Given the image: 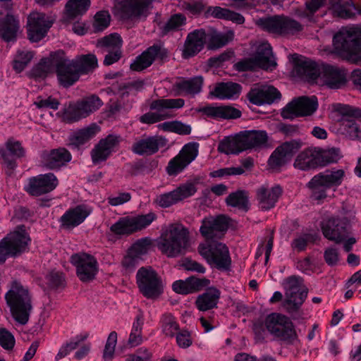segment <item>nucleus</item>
<instances>
[{
    "mask_svg": "<svg viewBox=\"0 0 361 361\" xmlns=\"http://www.w3.org/2000/svg\"><path fill=\"white\" fill-rule=\"evenodd\" d=\"M71 262L76 269V274L82 282H88L95 278L98 272V263L91 255L79 252L71 257Z\"/></svg>",
    "mask_w": 361,
    "mask_h": 361,
    "instance_id": "obj_18",
    "label": "nucleus"
},
{
    "mask_svg": "<svg viewBox=\"0 0 361 361\" xmlns=\"http://www.w3.org/2000/svg\"><path fill=\"white\" fill-rule=\"evenodd\" d=\"M72 159L68 150L63 147H59L51 150L44 157V166L49 169H59L66 166Z\"/></svg>",
    "mask_w": 361,
    "mask_h": 361,
    "instance_id": "obj_40",
    "label": "nucleus"
},
{
    "mask_svg": "<svg viewBox=\"0 0 361 361\" xmlns=\"http://www.w3.org/2000/svg\"><path fill=\"white\" fill-rule=\"evenodd\" d=\"M221 296V291L212 286L197 298L195 305L200 311H208L216 308Z\"/></svg>",
    "mask_w": 361,
    "mask_h": 361,
    "instance_id": "obj_42",
    "label": "nucleus"
},
{
    "mask_svg": "<svg viewBox=\"0 0 361 361\" xmlns=\"http://www.w3.org/2000/svg\"><path fill=\"white\" fill-rule=\"evenodd\" d=\"M318 165H319L318 156L314 154L310 148H307L300 152L293 163V166L301 171H309L317 168Z\"/></svg>",
    "mask_w": 361,
    "mask_h": 361,
    "instance_id": "obj_45",
    "label": "nucleus"
},
{
    "mask_svg": "<svg viewBox=\"0 0 361 361\" xmlns=\"http://www.w3.org/2000/svg\"><path fill=\"white\" fill-rule=\"evenodd\" d=\"M326 0H310L305 4L306 8L304 10H298L297 15L309 22H315L318 15L315 13L324 5Z\"/></svg>",
    "mask_w": 361,
    "mask_h": 361,
    "instance_id": "obj_53",
    "label": "nucleus"
},
{
    "mask_svg": "<svg viewBox=\"0 0 361 361\" xmlns=\"http://www.w3.org/2000/svg\"><path fill=\"white\" fill-rule=\"evenodd\" d=\"M53 20L44 13L33 11L27 18V33L32 42L42 39L52 26Z\"/></svg>",
    "mask_w": 361,
    "mask_h": 361,
    "instance_id": "obj_17",
    "label": "nucleus"
},
{
    "mask_svg": "<svg viewBox=\"0 0 361 361\" xmlns=\"http://www.w3.org/2000/svg\"><path fill=\"white\" fill-rule=\"evenodd\" d=\"M207 42V33L204 29H197L188 33L184 44L183 56L190 58L201 51Z\"/></svg>",
    "mask_w": 361,
    "mask_h": 361,
    "instance_id": "obj_34",
    "label": "nucleus"
},
{
    "mask_svg": "<svg viewBox=\"0 0 361 361\" xmlns=\"http://www.w3.org/2000/svg\"><path fill=\"white\" fill-rule=\"evenodd\" d=\"M143 325V316L142 314L136 317V319L133 324V328L128 338V344L131 347H135L142 343L141 336L142 328Z\"/></svg>",
    "mask_w": 361,
    "mask_h": 361,
    "instance_id": "obj_56",
    "label": "nucleus"
},
{
    "mask_svg": "<svg viewBox=\"0 0 361 361\" xmlns=\"http://www.w3.org/2000/svg\"><path fill=\"white\" fill-rule=\"evenodd\" d=\"M307 290H303L295 294H286L285 307L288 312L298 311L305 302Z\"/></svg>",
    "mask_w": 361,
    "mask_h": 361,
    "instance_id": "obj_55",
    "label": "nucleus"
},
{
    "mask_svg": "<svg viewBox=\"0 0 361 361\" xmlns=\"http://www.w3.org/2000/svg\"><path fill=\"white\" fill-rule=\"evenodd\" d=\"M111 21V16L108 11H101L94 16L93 28L95 32H102L106 29Z\"/></svg>",
    "mask_w": 361,
    "mask_h": 361,
    "instance_id": "obj_59",
    "label": "nucleus"
},
{
    "mask_svg": "<svg viewBox=\"0 0 361 361\" xmlns=\"http://www.w3.org/2000/svg\"><path fill=\"white\" fill-rule=\"evenodd\" d=\"M281 96L280 92L270 85H259L252 87L247 94L250 102L257 106L272 104L279 100Z\"/></svg>",
    "mask_w": 361,
    "mask_h": 361,
    "instance_id": "obj_28",
    "label": "nucleus"
},
{
    "mask_svg": "<svg viewBox=\"0 0 361 361\" xmlns=\"http://www.w3.org/2000/svg\"><path fill=\"white\" fill-rule=\"evenodd\" d=\"M158 128L164 131L174 132L180 135H189L191 127L180 121L164 122L158 125Z\"/></svg>",
    "mask_w": 361,
    "mask_h": 361,
    "instance_id": "obj_57",
    "label": "nucleus"
},
{
    "mask_svg": "<svg viewBox=\"0 0 361 361\" xmlns=\"http://www.w3.org/2000/svg\"><path fill=\"white\" fill-rule=\"evenodd\" d=\"M90 6V0H68L66 4V16L67 20H72L82 16Z\"/></svg>",
    "mask_w": 361,
    "mask_h": 361,
    "instance_id": "obj_48",
    "label": "nucleus"
},
{
    "mask_svg": "<svg viewBox=\"0 0 361 361\" xmlns=\"http://www.w3.org/2000/svg\"><path fill=\"white\" fill-rule=\"evenodd\" d=\"M346 82V76L343 70L338 67L323 64L320 70V76L317 84L326 85L331 89H339Z\"/></svg>",
    "mask_w": 361,
    "mask_h": 361,
    "instance_id": "obj_27",
    "label": "nucleus"
},
{
    "mask_svg": "<svg viewBox=\"0 0 361 361\" xmlns=\"http://www.w3.org/2000/svg\"><path fill=\"white\" fill-rule=\"evenodd\" d=\"M228 206L235 207L243 212H247L250 209L249 200L247 192L238 190L231 193L226 199Z\"/></svg>",
    "mask_w": 361,
    "mask_h": 361,
    "instance_id": "obj_52",
    "label": "nucleus"
},
{
    "mask_svg": "<svg viewBox=\"0 0 361 361\" xmlns=\"http://www.w3.org/2000/svg\"><path fill=\"white\" fill-rule=\"evenodd\" d=\"M198 252L211 267L228 271L231 267V257L226 244L217 240L206 241L198 246Z\"/></svg>",
    "mask_w": 361,
    "mask_h": 361,
    "instance_id": "obj_6",
    "label": "nucleus"
},
{
    "mask_svg": "<svg viewBox=\"0 0 361 361\" xmlns=\"http://www.w3.org/2000/svg\"><path fill=\"white\" fill-rule=\"evenodd\" d=\"M153 0H118L122 16L126 18L147 16Z\"/></svg>",
    "mask_w": 361,
    "mask_h": 361,
    "instance_id": "obj_31",
    "label": "nucleus"
},
{
    "mask_svg": "<svg viewBox=\"0 0 361 361\" xmlns=\"http://www.w3.org/2000/svg\"><path fill=\"white\" fill-rule=\"evenodd\" d=\"M55 71L54 54L50 58L42 59L31 71V75L35 79H44Z\"/></svg>",
    "mask_w": 361,
    "mask_h": 361,
    "instance_id": "obj_51",
    "label": "nucleus"
},
{
    "mask_svg": "<svg viewBox=\"0 0 361 361\" xmlns=\"http://www.w3.org/2000/svg\"><path fill=\"white\" fill-rule=\"evenodd\" d=\"M302 144L300 140H297L283 142L271 153L268 160L269 166L274 169L284 166L301 148Z\"/></svg>",
    "mask_w": 361,
    "mask_h": 361,
    "instance_id": "obj_22",
    "label": "nucleus"
},
{
    "mask_svg": "<svg viewBox=\"0 0 361 361\" xmlns=\"http://www.w3.org/2000/svg\"><path fill=\"white\" fill-rule=\"evenodd\" d=\"M45 279L46 283L50 288L58 289L65 286L64 276L60 271L53 270L47 274Z\"/></svg>",
    "mask_w": 361,
    "mask_h": 361,
    "instance_id": "obj_62",
    "label": "nucleus"
},
{
    "mask_svg": "<svg viewBox=\"0 0 361 361\" xmlns=\"http://www.w3.org/2000/svg\"><path fill=\"white\" fill-rule=\"evenodd\" d=\"M158 248L169 257H176L185 252L189 247V232L181 224H173L161 234Z\"/></svg>",
    "mask_w": 361,
    "mask_h": 361,
    "instance_id": "obj_2",
    "label": "nucleus"
},
{
    "mask_svg": "<svg viewBox=\"0 0 361 361\" xmlns=\"http://www.w3.org/2000/svg\"><path fill=\"white\" fill-rule=\"evenodd\" d=\"M55 72L59 84L63 87H69L75 83L80 75L73 60L66 57L63 51L54 54Z\"/></svg>",
    "mask_w": 361,
    "mask_h": 361,
    "instance_id": "obj_13",
    "label": "nucleus"
},
{
    "mask_svg": "<svg viewBox=\"0 0 361 361\" xmlns=\"http://www.w3.org/2000/svg\"><path fill=\"white\" fill-rule=\"evenodd\" d=\"M161 329L163 333L167 336H173L176 334L179 326L175 317L171 314H165L161 318Z\"/></svg>",
    "mask_w": 361,
    "mask_h": 361,
    "instance_id": "obj_58",
    "label": "nucleus"
},
{
    "mask_svg": "<svg viewBox=\"0 0 361 361\" xmlns=\"http://www.w3.org/2000/svg\"><path fill=\"white\" fill-rule=\"evenodd\" d=\"M330 10L334 16L344 19L353 18L361 13V10L353 2L344 0H331Z\"/></svg>",
    "mask_w": 361,
    "mask_h": 361,
    "instance_id": "obj_43",
    "label": "nucleus"
},
{
    "mask_svg": "<svg viewBox=\"0 0 361 361\" xmlns=\"http://www.w3.org/2000/svg\"><path fill=\"white\" fill-rule=\"evenodd\" d=\"M198 154V144L195 142L185 145L178 155L170 160L166 171L170 176H176L180 173L190 164Z\"/></svg>",
    "mask_w": 361,
    "mask_h": 361,
    "instance_id": "obj_21",
    "label": "nucleus"
},
{
    "mask_svg": "<svg viewBox=\"0 0 361 361\" xmlns=\"http://www.w3.org/2000/svg\"><path fill=\"white\" fill-rule=\"evenodd\" d=\"M5 148H0V155L4 164L9 170L14 169L17 164L16 159L24 157L25 150L18 141L9 139L5 144Z\"/></svg>",
    "mask_w": 361,
    "mask_h": 361,
    "instance_id": "obj_37",
    "label": "nucleus"
},
{
    "mask_svg": "<svg viewBox=\"0 0 361 361\" xmlns=\"http://www.w3.org/2000/svg\"><path fill=\"white\" fill-rule=\"evenodd\" d=\"M59 180L53 173L39 174L28 179L25 190L32 196H39L54 190Z\"/></svg>",
    "mask_w": 361,
    "mask_h": 361,
    "instance_id": "obj_23",
    "label": "nucleus"
},
{
    "mask_svg": "<svg viewBox=\"0 0 361 361\" xmlns=\"http://www.w3.org/2000/svg\"><path fill=\"white\" fill-rule=\"evenodd\" d=\"M268 333L278 342L293 345L298 339L295 326L287 316L280 313H271L264 319Z\"/></svg>",
    "mask_w": 361,
    "mask_h": 361,
    "instance_id": "obj_3",
    "label": "nucleus"
},
{
    "mask_svg": "<svg viewBox=\"0 0 361 361\" xmlns=\"http://www.w3.org/2000/svg\"><path fill=\"white\" fill-rule=\"evenodd\" d=\"M334 52L341 57L351 60L361 53V27H343L333 38Z\"/></svg>",
    "mask_w": 361,
    "mask_h": 361,
    "instance_id": "obj_4",
    "label": "nucleus"
},
{
    "mask_svg": "<svg viewBox=\"0 0 361 361\" xmlns=\"http://www.w3.org/2000/svg\"><path fill=\"white\" fill-rule=\"evenodd\" d=\"M97 47L102 48L104 51L109 50H119L122 47V39L117 33H112L99 39Z\"/></svg>",
    "mask_w": 361,
    "mask_h": 361,
    "instance_id": "obj_54",
    "label": "nucleus"
},
{
    "mask_svg": "<svg viewBox=\"0 0 361 361\" xmlns=\"http://www.w3.org/2000/svg\"><path fill=\"white\" fill-rule=\"evenodd\" d=\"M5 299L14 320L21 325L26 324L32 311V297L28 289L13 281Z\"/></svg>",
    "mask_w": 361,
    "mask_h": 361,
    "instance_id": "obj_1",
    "label": "nucleus"
},
{
    "mask_svg": "<svg viewBox=\"0 0 361 361\" xmlns=\"http://www.w3.org/2000/svg\"><path fill=\"white\" fill-rule=\"evenodd\" d=\"M196 191L197 188L194 183H183L171 192L157 196L156 202L159 207L167 208L185 198L192 196Z\"/></svg>",
    "mask_w": 361,
    "mask_h": 361,
    "instance_id": "obj_25",
    "label": "nucleus"
},
{
    "mask_svg": "<svg viewBox=\"0 0 361 361\" xmlns=\"http://www.w3.org/2000/svg\"><path fill=\"white\" fill-rule=\"evenodd\" d=\"M318 107L316 96L300 97L289 102L281 111V116L286 119H293L298 116H307L313 114Z\"/></svg>",
    "mask_w": 361,
    "mask_h": 361,
    "instance_id": "obj_15",
    "label": "nucleus"
},
{
    "mask_svg": "<svg viewBox=\"0 0 361 361\" xmlns=\"http://www.w3.org/2000/svg\"><path fill=\"white\" fill-rule=\"evenodd\" d=\"M282 192L283 190L279 185L271 188L264 185H261L256 192L259 208L267 211L274 207Z\"/></svg>",
    "mask_w": 361,
    "mask_h": 361,
    "instance_id": "obj_33",
    "label": "nucleus"
},
{
    "mask_svg": "<svg viewBox=\"0 0 361 361\" xmlns=\"http://www.w3.org/2000/svg\"><path fill=\"white\" fill-rule=\"evenodd\" d=\"M98 128L96 124H92L87 128L73 133L68 137V145L72 149H78L80 146L85 144L95 135Z\"/></svg>",
    "mask_w": 361,
    "mask_h": 361,
    "instance_id": "obj_44",
    "label": "nucleus"
},
{
    "mask_svg": "<svg viewBox=\"0 0 361 361\" xmlns=\"http://www.w3.org/2000/svg\"><path fill=\"white\" fill-rule=\"evenodd\" d=\"M234 37V33L228 31L226 33L212 30L207 34V47L209 49H216L226 45L232 41Z\"/></svg>",
    "mask_w": 361,
    "mask_h": 361,
    "instance_id": "obj_49",
    "label": "nucleus"
},
{
    "mask_svg": "<svg viewBox=\"0 0 361 361\" xmlns=\"http://www.w3.org/2000/svg\"><path fill=\"white\" fill-rule=\"evenodd\" d=\"M91 209L85 204L68 209L60 218L61 227L71 230L81 224L90 214Z\"/></svg>",
    "mask_w": 361,
    "mask_h": 361,
    "instance_id": "obj_32",
    "label": "nucleus"
},
{
    "mask_svg": "<svg viewBox=\"0 0 361 361\" xmlns=\"http://www.w3.org/2000/svg\"><path fill=\"white\" fill-rule=\"evenodd\" d=\"M276 66V63L274 59L272 48L267 42H262L258 45L253 58L237 63L238 69L242 71L253 70L256 67H260L264 70H272Z\"/></svg>",
    "mask_w": 361,
    "mask_h": 361,
    "instance_id": "obj_14",
    "label": "nucleus"
},
{
    "mask_svg": "<svg viewBox=\"0 0 361 361\" xmlns=\"http://www.w3.org/2000/svg\"><path fill=\"white\" fill-rule=\"evenodd\" d=\"M241 134L246 149L267 145L268 135L265 130H245Z\"/></svg>",
    "mask_w": 361,
    "mask_h": 361,
    "instance_id": "obj_46",
    "label": "nucleus"
},
{
    "mask_svg": "<svg viewBox=\"0 0 361 361\" xmlns=\"http://www.w3.org/2000/svg\"><path fill=\"white\" fill-rule=\"evenodd\" d=\"M341 157V151L338 148H331L322 152L319 156V164L322 166L337 162Z\"/></svg>",
    "mask_w": 361,
    "mask_h": 361,
    "instance_id": "obj_61",
    "label": "nucleus"
},
{
    "mask_svg": "<svg viewBox=\"0 0 361 361\" xmlns=\"http://www.w3.org/2000/svg\"><path fill=\"white\" fill-rule=\"evenodd\" d=\"M334 109L342 116L339 126L341 133L350 140H361V128L355 121L361 118V109L337 103L334 104Z\"/></svg>",
    "mask_w": 361,
    "mask_h": 361,
    "instance_id": "obj_10",
    "label": "nucleus"
},
{
    "mask_svg": "<svg viewBox=\"0 0 361 361\" xmlns=\"http://www.w3.org/2000/svg\"><path fill=\"white\" fill-rule=\"evenodd\" d=\"M103 105L102 99L95 94H91L78 100L70 106L68 116L71 121H78L87 118Z\"/></svg>",
    "mask_w": 361,
    "mask_h": 361,
    "instance_id": "obj_19",
    "label": "nucleus"
},
{
    "mask_svg": "<svg viewBox=\"0 0 361 361\" xmlns=\"http://www.w3.org/2000/svg\"><path fill=\"white\" fill-rule=\"evenodd\" d=\"M164 145L161 137L148 136L136 140L132 146V152L140 156H150L157 153Z\"/></svg>",
    "mask_w": 361,
    "mask_h": 361,
    "instance_id": "obj_36",
    "label": "nucleus"
},
{
    "mask_svg": "<svg viewBox=\"0 0 361 361\" xmlns=\"http://www.w3.org/2000/svg\"><path fill=\"white\" fill-rule=\"evenodd\" d=\"M197 112L215 120L235 119L241 116V111L228 105H207L200 107Z\"/></svg>",
    "mask_w": 361,
    "mask_h": 361,
    "instance_id": "obj_35",
    "label": "nucleus"
},
{
    "mask_svg": "<svg viewBox=\"0 0 361 361\" xmlns=\"http://www.w3.org/2000/svg\"><path fill=\"white\" fill-rule=\"evenodd\" d=\"M203 78L196 76L190 78H178L172 83L171 91L175 96L190 95L199 94L202 88Z\"/></svg>",
    "mask_w": 361,
    "mask_h": 361,
    "instance_id": "obj_29",
    "label": "nucleus"
},
{
    "mask_svg": "<svg viewBox=\"0 0 361 361\" xmlns=\"http://www.w3.org/2000/svg\"><path fill=\"white\" fill-rule=\"evenodd\" d=\"M228 224V219L224 215L216 217L210 216L202 220L200 232L206 241H214V238L219 239L224 235Z\"/></svg>",
    "mask_w": 361,
    "mask_h": 361,
    "instance_id": "obj_20",
    "label": "nucleus"
},
{
    "mask_svg": "<svg viewBox=\"0 0 361 361\" xmlns=\"http://www.w3.org/2000/svg\"><path fill=\"white\" fill-rule=\"evenodd\" d=\"M219 152L226 154H238L245 150V143L242 134H239L234 137H226L219 145Z\"/></svg>",
    "mask_w": 361,
    "mask_h": 361,
    "instance_id": "obj_47",
    "label": "nucleus"
},
{
    "mask_svg": "<svg viewBox=\"0 0 361 361\" xmlns=\"http://www.w3.org/2000/svg\"><path fill=\"white\" fill-rule=\"evenodd\" d=\"M73 60L80 75L92 72L98 66L96 56L92 54L81 55Z\"/></svg>",
    "mask_w": 361,
    "mask_h": 361,
    "instance_id": "obj_50",
    "label": "nucleus"
},
{
    "mask_svg": "<svg viewBox=\"0 0 361 361\" xmlns=\"http://www.w3.org/2000/svg\"><path fill=\"white\" fill-rule=\"evenodd\" d=\"M19 29L18 19L7 11L5 17L0 16V37L6 42L16 40L17 32Z\"/></svg>",
    "mask_w": 361,
    "mask_h": 361,
    "instance_id": "obj_41",
    "label": "nucleus"
},
{
    "mask_svg": "<svg viewBox=\"0 0 361 361\" xmlns=\"http://www.w3.org/2000/svg\"><path fill=\"white\" fill-rule=\"evenodd\" d=\"M140 292L147 299H157L163 293L164 283L161 277L151 267H142L136 274Z\"/></svg>",
    "mask_w": 361,
    "mask_h": 361,
    "instance_id": "obj_9",
    "label": "nucleus"
},
{
    "mask_svg": "<svg viewBox=\"0 0 361 361\" xmlns=\"http://www.w3.org/2000/svg\"><path fill=\"white\" fill-rule=\"evenodd\" d=\"M302 279L300 276H291L288 277L284 284L286 294H295L300 292L305 288H302Z\"/></svg>",
    "mask_w": 361,
    "mask_h": 361,
    "instance_id": "obj_64",
    "label": "nucleus"
},
{
    "mask_svg": "<svg viewBox=\"0 0 361 361\" xmlns=\"http://www.w3.org/2000/svg\"><path fill=\"white\" fill-rule=\"evenodd\" d=\"M242 91L240 84L231 81L215 83L210 87L209 97L220 100H233L239 97Z\"/></svg>",
    "mask_w": 361,
    "mask_h": 361,
    "instance_id": "obj_30",
    "label": "nucleus"
},
{
    "mask_svg": "<svg viewBox=\"0 0 361 361\" xmlns=\"http://www.w3.org/2000/svg\"><path fill=\"white\" fill-rule=\"evenodd\" d=\"M30 241L25 226H17L0 240V264H4L8 257H18L27 251Z\"/></svg>",
    "mask_w": 361,
    "mask_h": 361,
    "instance_id": "obj_5",
    "label": "nucleus"
},
{
    "mask_svg": "<svg viewBox=\"0 0 361 361\" xmlns=\"http://www.w3.org/2000/svg\"><path fill=\"white\" fill-rule=\"evenodd\" d=\"M322 66L310 60H300L295 65V73L302 80L309 82H315L319 80Z\"/></svg>",
    "mask_w": 361,
    "mask_h": 361,
    "instance_id": "obj_39",
    "label": "nucleus"
},
{
    "mask_svg": "<svg viewBox=\"0 0 361 361\" xmlns=\"http://www.w3.org/2000/svg\"><path fill=\"white\" fill-rule=\"evenodd\" d=\"M167 56V51L165 48L159 44H154L135 58L130 64V69L142 71L149 67L154 61L157 60L163 61Z\"/></svg>",
    "mask_w": 361,
    "mask_h": 361,
    "instance_id": "obj_24",
    "label": "nucleus"
},
{
    "mask_svg": "<svg viewBox=\"0 0 361 361\" xmlns=\"http://www.w3.org/2000/svg\"><path fill=\"white\" fill-rule=\"evenodd\" d=\"M210 281L205 278L199 279L195 276L188 277L186 280H178L173 282L172 288L178 294L187 295L195 293L207 286Z\"/></svg>",
    "mask_w": 361,
    "mask_h": 361,
    "instance_id": "obj_38",
    "label": "nucleus"
},
{
    "mask_svg": "<svg viewBox=\"0 0 361 361\" xmlns=\"http://www.w3.org/2000/svg\"><path fill=\"white\" fill-rule=\"evenodd\" d=\"M256 25L264 31L284 37L296 35L303 29L301 23L283 15L259 18Z\"/></svg>",
    "mask_w": 361,
    "mask_h": 361,
    "instance_id": "obj_7",
    "label": "nucleus"
},
{
    "mask_svg": "<svg viewBox=\"0 0 361 361\" xmlns=\"http://www.w3.org/2000/svg\"><path fill=\"white\" fill-rule=\"evenodd\" d=\"M322 231L326 238L339 244L348 237L350 223L346 217H331L323 221Z\"/></svg>",
    "mask_w": 361,
    "mask_h": 361,
    "instance_id": "obj_16",
    "label": "nucleus"
},
{
    "mask_svg": "<svg viewBox=\"0 0 361 361\" xmlns=\"http://www.w3.org/2000/svg\"><path fill=\"white\" fill-rule=\"evenodd\" d=\"M121 141V136L113 134L102 139L91 151L92 163L98 164L106 161L112 152L117 150Z\"/></svg>",
    "mask_w": 361,
    "mask_h": 361,
    "instance_id": "obj_26",
    "label": "nucleus"
},
{
    "mask_svg": "<svg viewBox=\"0 0 361 361\" xmlns=\"http://www.w3.org/2000/svg\"><path fill=\"white\" fill-rule=\"evenodd\" d=\"M184 104V99L180 98L154 100L150 104V109L156 110V111H149L144 114L139 118V121L144 124L158 123L172 116V114L169 111L170 109H180Z\"/></svg>",
    "mask_w": 361,
    "mask_h": 361,
    "instance_id": "obj_11",
    "label": "nucleus"
},
{
    "mask_svg": "<svg viewBox=\"0 0 361 361\" xmlns=\"http://www.w3.org/2000/svg\"><path fill=\"white\" fill-rule=\"evenodd\" d=\"M345 176L343 169L326 171L319 173L308 182L307 186L311 190L310 197L314 200H322L326 197V190L340 185Z\"/></svg>",
    "mask_w": 361,
    "mask_h": 361,
    "instance_id": "obj_8",
    "label": "nucleus"
},
{
    "mask_svg": "<svg viewBox=\"0 0 361 361\" xmlns=\"http://www.w3.org/2000/svg\"><path fill=\"white\" fill-rule=\"evenodd\" d=\"M152 245V240L149 238H142L137 240L129 249L131 254L140 258L143 255L147 253Z\"/></svg>",
    "mask_w": 361,
    "mask_h": 361,
    "instance_id": "obj_60",
    "label": "nucleus"
},
{
    "mask_svg": "<svg viewBox=\"0 0 361 361\" xmlns=\"http://www.w3.org/2000/svg\"><path fill=\"white\" fill-rule=\"evenodd\" d=\"M156 219L157 216L153 212L121 217L111 226V231L117 235H130L146 228Z\"/></svg>",
    "mask_w": 361,
    "mask_h": 361,
    "instance_id": "obj_12",
    "label": "nucleus"
},
{
    "mask_svg": "<svg viewBox=\"0 0 361 361\" xmlns=\"http://www.w3.org/2000/svg\"><path fill=\"white\" fill-rule=\"evenodd\" d=\"M117 338L118 334L116 331H111L109 334L103 352V359L104 360L111 361L113 359Z\"/></svg>",
    "mask_w": 361,
    "mask_h": 361,
    "instance_id": "obj_63",
    "label": "nucleus"
}]
</instances>
